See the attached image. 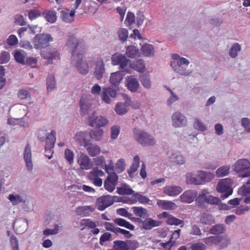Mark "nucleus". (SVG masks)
Returning a JSON list of instances; mask_svg holds the SVG:
<instances>
[{
  "mask_svg": "<svg viewBox=\"0 0 250 250\" xmlns=\"http://www.w3.org/2000/svg\"><path fill=\"white\" fill-rule=\"evenodd\" d=\"M56 132L55 130H52L50 133L47 135V133L44 130L40 131L38 135V138L40 141L43 142L46 140L45 145V151H50L51 155L48 156L46 155V157L49 159H51L53 157V148L56 142Z\"/></svg>",
  "mask_w": 250,
  "mask_h": 250,
  "instance_id": "f257e3e1",
  "label": "nucleus"
},
{
  "mask_svg": "<svg viewBox=\"0 0 250 250\" xmlns=\"http://www.w3.org/2000/svg\"><path fill=\"white\" fill-rule=\"evenodd\" d=\"M133 136L135 140L142 146H154L156 143L154 138L140 129L134 128Z\"/></svg>",
  "mask_w": 250,
  "mask_h": 250,
  "instance_id": "f03ea898",
  "label": "nucleus"
},
{
  "mask_svg": "<svg viewBox=\"0 0 250 250\" xmlns=\"http://www.w3.org/2000/svg\"><path fill=\"white\" fill-rule=\"evenodd\" d=\"M83 53H76L75 50L72 54L71 63L75 66L78 71L82 74H86L89 71L87 62L83 60Z\"/></svg>",
  "mask_w": 250,
  "mask_h": 250,
  "instance_id": "7ed1b4c3",
  "label": "nucleus"
},
{
  "mask_svg": "<svg viewBox=\"0 0 250 250\" xmlns=\"http://www.w3.org/2000/svg\"><path fill=\"white\" fill-rule=\"evenodd\" d=\"M113 65H119V69L121 72L130 73L131 71V67L129 60L126 59L125 55L122 54H114L111 57Z\"/></svg>",
  "mask_w": 250,
  "mask_h": 250,
  "instance_id": "20e7f679",
  "label": "nucleus"
},
{
  "mask_svg": "<svg viewBox=\"0 0 250 250\" xmlns=\"http://www.w3.org/2000/svg\"><path fill=\"white\" fill-rule=\"evenodd\" d=\"M179 62H171L170 65L173 70L177 74L184 76H189L192 73L191 70H188L185 66H188L189 62L185 58H182Z\"/></svg>",
  "mask_w": 250,
  "mask_h": 250,
  "instance_id": "39448f33",
  "label": "nucleus"
},
{
  "mask_svg": "<svg viewBox=\"0 0 250 250\" xmlns=\"http://www.w3.org/2000/svg\"><path fill=\"white\" fill-rule=\"evenodd\" d=\"M119 91L118 86L110 85L107 87H104L102 88L101 99L106 104H110L112 102L111 98H116Z\"/></svg>",
  "mask_w": 250,
  "mask_h": 250,
  "instance_id": "423d86ee",
  "label": "nucleus"
},
{
  "mask_svg": "<svg viewBox=\"0 0 250 250\" xmlns=\"http://www.w3.org/2000/svg\"><path fill=\"white\" fill-rule=\"evenodd\" d=\"M233 169L237 172H243L240 176L244 178L250 176V163L246 159H241L238 160L232 166Z\"/></svg>",
  "mask_w": 250,
  "mask_h": 250,
  "instance_id": "0eeeda50",
  "label": "nucleus"
},
{
  "mask_svg": "<svg viewBox=\"0 0 250 250\" xmlns=\"http://www.w3.org/2000/svg\"><path fill=\"white\" fill-rule=\"evenodd\" d=\"M53 41L51 35L47 33L37 34L33 39L34 46L36 49H41L47 47L49 42Z\"/></svg>",
  "mask_w": 250,
  "mask_h": 250,
  "instance_id": "6e6552de",
  "label": "nucleus"
},
{
  "mask_svg": "<svg viewBox=\"0 0 250 250\" xmlns=\"http://www.w3.org/2000/svg\"><path fill=\"white\" fill-rule=\"evenodd\" d=\"M118 197L109 195L102 196L97 199L96 206L99 210H104L118 200Z\"/></svg>",
  "mask_w": 250,
  "mask_h": 250,
  "instance_id": "1a4fd4ad",
  "label": "nucleus"
},
{
  "mask_svg": "<svg viewBox=\"0 0 250 250\" xmlns=\"http://www.w3.org/2000/svg\"><path fill=\"white\" fill-rule=\"evenodd\" d=\"M88 122L89 125L94 127L104 126L108 123L106 118L101 115L98 116L96 112H93L89 116Z\"/></svg>",
  "mask_w": 250,
  "mask_h": 250,
  "instance_id": "9d476101",
  "label": "nucleus"
},
{
  "mask_svg": "<svg viewBox=\"0 0 250 250\" xmlns=\"http://www.w3.org/2000/svg\"><path fill=\"white\" fill-rule=\"evenodd\" d=\"M171 123L176 128L183 127L187 125L186 117L179 112H175L171 116Z\"/></svg>",
  "mask_w": 250,
  "mask_h": 250,
  "instance_id": "9b49d317",
  "label": "nucleus"
},
{
  "mask_svg": "<svg viewBox=\"0 0 250 250\" xmlns=\"http://www.w3.org/2000/svg\"><path fill=\"white\" fill-rule=\"evenodd\" d=\"M118 177L116 173L112 172L109 174L104 182L105 189L109 192H112L118 184Z\"/></svg>",
  "mask_w": 250,
  "mask_h": 250,
  "instance_id": "f8f14e48",
  "label": "nucleus"
},
{
  "mask_svg": "<svg viewBox=\"0 0 250 250\" xmlns=\"http://www.w3.org/2000/svg\"><path fill=\"white\" fill-rule=\"evenodd\" d=\"M197 185L205 184L211 181L214 177V174L210 172L199 171L195 174Z\"/></svg>",
  "mask_w": 250,
  "mask_h": 250,
  "instance_id": "ddd939ff",
  "label": "nucleus"
},
{
  "mask_svg": "<svg viewBox=\"0 0 250 250\" xmlns=\"http://www.w3.org/2000/svg\"><path fill=\"white\" fill-rule=\"evenodd\" d=\"M74 139L80 146L86 147L91 141V133L87 131L80 132L76 134Z\"/></svg>",
  "mask_w": 250,
  "mask_h": 250,
  "instance_id": "4468645a",
  "label": "nucleus"
},
{
  "mask_svg": "<svg viewBox=\"0 0 250 250\" xmlns=\"http://www.w3.org/2000/svg\"><path fill=\"white\" fill-rule=\"evenodd\" d=\"M43 57L47 60L48 63H53L60 58V54L56 48H48L42 53Z\"/></svg>",
  "mask_w": 250,
  "mask_h": 250,
  "instance_id": "2eb2a0df",
  "label": "nucleus"
},
{
  "mask_svg": "<svg viewBox=\"0 0 250 250\" xmlns=\"http://www.w3.org/2000/svg\"><path fill=\"white\" fill-rule=\"evenodd\" d=\"M161 224V222L160 221L147 217L145 218V220H143L142 225H140V228L146 230H148L153 228L160 226Z\"/></svg>",
  "mask_w": 250,
  "mask_h": 250,
  "instance_id": "dca6fc26",
  "label": "nucleus"
},
{
  "mask_svg": "<svg viewBox=\"0 0 250 250\" xmlns=\"http://www.w3.org/2000/svg\"><path fill=\"white\" fill-rule=\"evenodd\" d=\"M198 195V192L195 190L189 189L185 191L180 196V200L184 203L192 202Z\"/></svg>",
  "mask_w": 250,
  "mask_h": 250,
  "instance_id": "f3484780",
  "label": "nucleus"
},
{
  "mask_svg": "<svg viewBox=\"0 0 250 250\" xmlns=\"http://www.w3.org/2000/svg\"><path fill=\"white\" fill-rule=\"evenodd\" d=\"M233 181L229 178H226L222 179L217 184L216 189L218 192L223 193L224 192H228L229 189H232L231 188Z\"/></svg>",
  "mask_w": 250,
  "mask_h": 250,
  "instance_id": "a211bd4d",
  "label": "nucleus"
},
{
  "mask_svg": "<svg viewBox=\"0 0 250 250\" xmlns=\"http://www.w3.org/2000/svg\"><path fill=\"white\" fill-rule=\"evenodd\" d=\"M77 161L80 168L83 170L89 169L93 166L91 159L85 154H81Z\"/></svg>",
  "mask_w": 250,
  "mask_h": 250,
  "instance_id": "6ab92c4d",
  "label": "nucleus"
},
{
  "mask_svg": "<svg viewBox=\"0 0 250 250\" xmlns=\"http://www.w3.org/2000/svg\"><path fill=\"white\" fill-rule=\"evenodd\" d=\"M125 85L132 92H136L140 86L138 80L134 76H127L126 79Z\"/></svg>",
  "mask_w": 250,
  "mask_h": 250,
  "instance_id": "aec40b11",
  "label": "nucleus"
},
{
  "mask_svg": "<svg viewBox=\"0 0 250 250\" xmlns=\"http://www.w3.org/2000/svg\"><path fill=\"white\" fill-rule=\"evenodd\" d=\"M105 72L104 64L102 60L97 61L95 64L94 76L97 80L101 79Z\"/></svg>",
  "mask_w": 250,
  "mask_h": 250,
  "instance_id": "412c9836",
  "label": "nucleus"
},
{
  "mask_svg": "<svg viewBox=\"0 0 250 250\" xmlns=\"http://www.w3.org/2000/svg\"><path fill=\"white\" fill-rule=\"evenodd\" d=\"M208 193L207 189H203L199 192L198 196H197L196 202L200 208H204L207 207Z\"/></svg>",
  "mask_w": 250,
  "mask_h": 250,
  "instance_id": "4be33fe9",
  "label": "nucleus"
},
{
  "mask_svg": "<svg viewBox=\"0 0 250 250\" xmlns=\"http://www.w3.org/2000/svg\"><path fill=\"white\" fill-rule=\"evenodd\" d=\"M23 158L26 163V166L28 170H31L33 168L32 161L31 150L30 145L27 144L24 151Z\"/></svg>",
  "mask_w": 250,
  "mask_h": 250,
  "instance_id": "5701e85b",
  "label": "nucleus"
},
{
  "mask_svg": "<svg viewBox=\"0 0 250 250\" xmlns=\"http://www.w3.org/2000/svg\"><path fill=\"white\" fill-rule=\"evenodd\" d=\"M217 242V248L221 250L227 248L231 244V240L227 235H219Z\"/></svg>",
  "mask_w": 250,
  "mask_h": 250,
  "instance_id": "b1692460",
  "label": "nucleus"
},
{
  "mask_svg": "<svg viewBox=\"0 0 250 250\" xmlns=\"http://www.w3.org/2000/svg\"><path fill=\"white\" fill-rule=\"evenodd\" d=\"M200 222L204 226H211L215 222L213 216L208 212H203L201 214Z\"/></svg>",
  "mask_w": 250,
  "mask_h": 250,
  "instance_id": "393cba45",
  "label": "nucleus"
},
{
  "mask_svg": "<svg viewBox=\"0 0 250 250\" xmlns=\"http://www.w3.org/2000/svg\"><path fill=\"white\" fill-rule=\"evenodd\" d=\"M65 44L68 48L72 50V53L75 50H76V53H83V52L78 51L77 49L79 46L78 41L74 36H69Z\"/></svg>",
  "mask_w": 250,
  "mask_h": 250,
  "instance_id": "a878e982",
  "label": "nucleus"
},
{
  "mask_svg": "<svg viewBox=\"0 0 250 250\" xmlns=\"http://www.w3.org/2000/svg\"><path fill=\"white\" fill-rule=\"evenodd\" d=\"M226 231V228L223 224H217L212 226L208 230L209 234L215 235H221Z\"/></svg>",
  "mask_w": 250,
  "mask_h": 250,
  "instance_id": "bb28decb",
  "label": "nucleus"
},
{
  "mask_svg": "<svg viewBox=\"0 0 250 250\" xmlns=\"http://www.w3.org/2000/svg\"><path fill=\"white\" fill-rule=\"evenodd\" d=\"M27 221L25 219H20L16 220L13 223V228H16V231L21 233L24 232L26 229Z\"/></svg>",
  "mask_w": 250,
  "mask_h": 250,
  "instance_id": "cd10ccee",
  "label": "nucleus"
},
{
  "mask_svg": "<svg viewBox=\"0 0 250 250\" xmlns=\"http://www.w3.org/2000/svg\"><path fill=\"white\" fill-rule=\"evenodd\" d=\"M182 188L179 186H167L164 188V192L170 196H174L180 194Z\"/></svg>",
  "mask_w": 250,
  "mask_h": 250,
  "instance_id": "c85d7f7f",
  "label": "nucleus"
},
{
  "mask_svg": "<svg viewBox=\"0 0 250 250\" xmlns=\"http://www.w3.org/2000/svg\"><path fill=\"white\" fill-rule=\"evenodd\" d=\"M134 214L141 218L145 219L149 216V213L147 210L141 207H133L132 208Z\"/></svg>",
  "mask_w": 250,
  "mask_h": 250,
  "instance_id": "c756f323",
  "label": "nucleus"
},
{
  "mask_svg": "<svg viewBox=\"0 0 250 250\" xmlns=\"http://www.w3.org/2000/svg\"><path fill=\"white\" fill-rule=\"evenodd\" d=\"M80 104L81 113L83 115L88 114L91 108V103L86 101L84 99H82L80 100Z\"/></svg>",
  "mask_w": 250,
  "mask_h": 250,
  "instance_id": "7c9ffc66",
  "label": "nucleus"
},
{
  "mask_svg": "<svg viewBox=\"0 0 250 250\" xmlns=\"http://www.w3.org/2000/svg\"><path fill=\"white\" fill-rule=\"evenodd\" d=\"M61 17L63 21L69 23L74 21V16L75 14V9L72 10L70 13L68 11H62L61 12Z\"/></svg>",
  "mask_w": 250,
  "mask_h": 250,
  "instance_id": "2f4dec72",
  "label": "nucleus"
},
{
  "mask_svg": "<svg viewBox=\"0 0 250 250\" xmlns=\"http://www.w3.org/2000/svg\"><path fill=\"white\" fill-rule=\"evenodd\" d=\"M123 74L121 71H117L111 74L110 82L112 85L118 86L123 79Z\"/></svg>",
  "mask_w": 250,
  "mask_h": 250,
  "instance_id": "473e14b6",
  "label": "nucleus"
},
{
  "mask_svg": "<svg viewBox=\"0 0 250 250\" xmlns=\"http://www.w3.org/2000/svg\"><path fill=\"white\" fill-rule=\"evenodd\" d=\"M141 53L144 56L151 57L154 55V48L153 45L149 44H145L141 49Z\"/></svg>",
  "mask_w": 250,
  "mask_h": 250,
  "instance_id": "72a5a7b5",
  "label": "nucleus"
},
{
  "mask_svg": "<svg viewBox=\"0 0 250 250\" xmlns=\"http://www.w3.org/2000/svg\"><path fill=\"white\" fill-rule=\"evenodd\" d=\"M86 148L88 154L91 157H94L98 155L101 151V148L98 146L89 143L85 147Z\"/></svg>",
  "mask_w": 250,
  "mask_h": 250,
  "instance_id": "f704fd0d",
  "label": "nucleus"
},
{
  "mask_svg": "<svg viewBox=\"0 0 250 250\" xmlns=\"http://www.w3.org/2000/svg\"><path fill=\"white\" fill-rule=\"evenodd\" d=\"M26 56V52L22 50H16L14 53V59L16 61L22 64H25V58Z\"/></svg>",
  "mask_w": 250,
  "mask_h": 250,
  "instance_id": "c9c22d12",
  "label": "nucleus"
},
{
  "mask_svg": "<svg viewBox=\"0 0 250 250\" xmlns=\"http://www.w3.org/2000/svg\"><path fill=\"white\" fill-rule=\"evenodd\" d=\"M157 204L164 209L173 210L177 208V205L172 201L159 200L157 202Z\"/></svg>",
  "mask_w": 250,
  "mask_h": 250,
  "instance_id": "e433bc0d",
  "label": "nucleus"
},
{
  "mask_svg": "<svg viewBox=\"0 0 250 250\" xmlns=\"http://www.w3.org/2000/svg\"><path fill=\"white\" fill-rule=\"evenodd\" d=\"M180 229L174 230L171 236L170 239V242H168L163 244L164 247L166 248H167L168 250H170L172 246L171 243H175V240H177L180 237Z\"/></svg>",
  "mask_w": 250,
  "mask_h": 250,
  "instance_id": "4c0bfd02",
  "label": "nucleus"
},
{
  "mask_svg": "<svg viewBox=\"0 0 250 250\" xmlns=\"http://www.w3.org/2000/svg\"><path fill=\"white\" fill-rule=\"evenodd\" d=\"M112 249L108 250H128L129 247L127 243L124 241L116 240L113 242Z\"/></svg>",
  "mask_w": 250,
  "mask_h": 250,
  "instance_id": "58836bf2",
  "label": "nucleus"
},
{
  "mask_svg": "<svg viewBox=\"0 0 250 250\" xmlns=\"http://www.w3.org/2000/svg\"><path fill=\"white\" fill-rule=\"evenodd\" d=\"M170 158L173 162L179 165H184L186 163L184 157L179 153H172Z\"/></svg>",
  "mask_w": 250,
  "mask_h": 250,
  "instance_id": "ea45409f",
  "label": "nucleus"
},
{
  "mask_svg": "<svg viewBox=\"0 0 250 250\" xmlns=\"http://www.w3.org/2000/svg\"><path fill=\"white\" fill-rule=\"evenodd\" d=\"M42 15L46 20L50 23H54L57 20L56 13L54 11H46L43 13Z\"/></svg>",
  "mask_w": 250,
  "mask_h": 250,
  "instance_id": "a19ab883",
  "label": "nucleus"
},
{
  "mask_svg": "<svg viewBox=\"0 0 250 250\" xmlns=\"http://www.w3.org/2000/svg\"><path fill=\"white\" fill-rule=\"evenodd\" d=\"M140 54L139 50L135 46H128L126 49V55L129 58H134Z\"/></svg>",
  "mask_w": 250,
  "mask_h": 250,
  "instance_id": "79ce46f5",
  "label": "nucleus"
},
{
  "mask_svg": "<svg viewBox=\"0 0 250 250\" xmlns=\"http://www.w3.org/2000/svg\"><path fill=\"white\" fill-rule=\"evenodd\" d=\"M219 235H213L207 237L203 239V242L205 244L209 247L217 245V242L218 241Z\"/></svg>",
  "mask_w": 250,
  "mask_h": 250,
  "instance_id": "37998d69",
  "label": "nucleus"
},
{
  "mask_svg": "<svg viewBox=\"0 0 250 250\" xmlns=\"http://www.w3.org/2000/svg\"><path fill=\"white\" fill-rule=\"evenodd\" d=\"M238 193L243 196L250 194V179H249L245 184L238 189Z\"/></svg>",
  "mask_w": 250,
  "mask_h": 250,
  "instance_id": "c03bdc74",
  "label": "nucleus"
},
{
  "mask_svg": "<svg viewBox=\"0 0 250 250\" xmlns=\"http://www.w3.org/2000/svg\"><path fill=\"white\" fill-rule=\"evenodd\" d=\"M140 80L144 87L147 89L150 88L151 86V82L149 75L147 74L142 75L140 77Z\"/></svg>",
  "mask_w": 250,
  "mask_h": 250,
  "instance_id": "a18cd8bd",
  "label": "nucleus"
},
{
  "mask_svg": "<svg viewBox=\"0 0 250 250\" xmlns=\"http://www.w3.org/2000/svg\"><path fill=\"white\" fill-rule=\"evenodd\" d=\"M229 166H223L219 167L216 171V175L218 177H222L227 175L229 173Z\"/></svg>",
  "mask_w": 250,
  "mask_h": 250,
  "instance_id": "49530a36",
  "label": "nucleus"
},
{
  "mask_svg": "<svg viewBox=\"0 0 250 250\" xmlns=\"http://www.w3.org/2000/svg\"><path fill=\"white\" fill-rule=\"evenodd\" d=\"M8 199L11 202L13 205H17L20 203L25 202V200L19 194H9Z\"/></svg>",
  "mask_w": 250,
  "mask_h": 250,
  "instance_id": "de8ad7c7",
  "label": "nucleus"
},
{
  "mask_svg": "<svg viewBox=\"0 0 250 250\" xmlns=\"http://www.w3.org/2000/svg\"><path fill=\"white\" fill-rule=\"evenodd\" d=\"M241 47L238 43H234L231 47L229 51V55L232 58H235L237 56V53L241 50Z\"/></svg>",
  "mask_w": 250,
  "mask_h": 250,
  "instance_id": "09e8293b",
  "label": "nucleus"
},
{
  "mask_svg": "<svg viewBox=\"0 0 250 250\" xmlns=\"http://www.w3.org/2000/svg\"><path fill=\"white\" fill-rule=\"evenodd\" d=\"M103 132V129H97L91 130L89 133H91V139L99 141L102 139Z\"/></svg>",
  "mask_w": 250,
  "mask_h": 250,
  "instance_id": "8fccbe9b",
  "label": "nucleus"
},
{
  "mask_svg": "<svg viewBox=\"0 0 250 250\" xmlns=\"http://www.w3.org/2000/svg\"><path fill=\"white\" fill-rule=\"evenodd\" d=\"M117 191L120 195H131L134 194V190L129 188V186L126 184H125L123 187L117 188Z\"/></svg>",
  "mask_w": 250,
  "mask_h": 250,
  "instance_id": "3c124183",
  "label": "nucleus"
},
{
  "mask_svg": "<svg viewBox=\"0 0 250 250\" xmlns=\"http://www.w3.org/2000/svg\"><path fill=\"white\" fill-rule=\"evenodd\" d=\"M167 223L170 225H180L181 227L184 226V221L183 220L175 218L172 215L170 216V217L167 219Z\"/></svg>",
  "mask_w": 250,
  "mask_h": 250,
  "instance_id": "603ef678",
  "label": "nucleus"
},
{
  "mask_svg": "<svg viewBox=\"0 0 250 250\" xmlns=\"http://www.w3.org/2000/svg\"><path fill=\"white\" fill-rule=\"evenodd\" d=\"M56 81L53 75H49L47 78V89L48 91H51L56 87Z\"/></svg>",
  "mask_w": 250,
  "mask_h": 250,
  "instance_id": "864d4df0",
  "label": "nucleus"
},
{
  "mask_svg": "<svg viewBox=\"0 0 250 250\" xmlns=\"http://www.w3.org/2000/svg\"><path fill=\"white\" fill-rule=\"evenodd\" d=\"M115 111L120 115H124L127 112L126 106L122 103H118L116 105Z\"/></svg>",
  "mask_w": 250,
  "mask_h": 250,
  "instance_id": "5fc2aeb1",
  "label": "nucleus"
},
{
  "mask_svg": "<svg viewBox=\"0 0 250 250\" xmlns=\"http://www.w3.org/2000/svg\"><path fill=\"white\" fill-rule=\"evenodd\" d=\"M95 208L91 206H85L82 207H78L76 210V213L80 215H84V212L87 210H89L91 212L94 211Z\"/></svg>",
  "mask_w": 250,
  "mask_h": 250,
  "instance_id": "6e6d98bb",
  "label": "nucleus"
},
{
  "mask_svg": "<svg viewBox=\"0 0 250 250\" xmlns=\"http://www.w3.org/2000/svg\"><path fill=\"white\" fill-rule=\"evenodd\" d=\"M117 34L120 41L122 42H125L128 36V31L125 28L120 29L118 30Z\"/></svg>",
  "mask_w": 250,
  "mask_h": 250,
  "instance_id": "4d7b16f0",
  "label": "nucleus"
},
{
  "mask_svg": "<svg viewBox=\"0 0 250 250\" xmlns=\"http://www.w3.org/2000/svg\"><path fill=\"white\" fill-rule=\"evenodd\" d=\"M80 225L87 227L90 229H95L96 227V224L95 222L92 221L89 219H83L81 220Z\"/></svg>",
  "mask_w": 250,
  "mask_h": 250,
  "instance_id": "13d9d810",
  "label": "nucleus"
},
{
  "mask_svg": "<svg viewBox=\"0 0 250 250\" xmlns=\"http://www.w3.org/2000/svg\"><path fill=\"white\" fill-rule=\"evenodd\" d=\"M64 157L70 164L74 162V153L69 149H66L64 151Z\"/></svg>",
  "mask_w": 250,
  "mask_h": 250,
  "instance_id": "bf43d9fd",
  "label": "nucleus"
},
{
  "mask_svg": "<svg viewBox=\"0 0 250 250\" xmlns=\"http://www.w3.org/2000/svg\"><path fill=\"white\" fill-rule=\"evenodd\" d=\"M29 19L30 20H33L41 16V13L38 10L32 9L29 10L28 12Z\"/></svg>",
  "mask_w": 250,
  "mask_h": 250,
  "instance_id": "052dcab7",
  "label": "nucleus"
},
{
  "mask_svg": "<svg viewBox=\"0 0 250 250\" xmlns=\"http://www.w3.org/2000/svg\"><path fill=\"white\" fill-rule=\"evenodd\" d=\"M140 162V158L139 156L136 155L133 158V162L131 165L130 168L128 169L133 172H135L137 171V168L139 167Z\"/></svg>",
  "mask_w": 250,
  "mask_h": 250,
  "instance_id": "680f3d73",
  "label": "nucleus"
},
{
  "mask_svg": "<svg viewBox=\"0 0 250 250\" xmlns=\"http://www.w3.org/2000/svg\"><path fill=\"white\" fill-rule=\"evenodd\" d=\"M194 126L196 129L201 131H204L207 129L206 126L198 119L195 120Z\"/></svg>",
  "mask_w": 250,
  "mask_h": 250,
  "instance_id": "e2e57ef3",
  "label": "nucleus"
},
{
  "mask_svg": "<svg viewBox=\"0 0 250 250\" xmlns=\"http://www.w3.org/2000/svg\"><path fill=\"white\" fill-rule=\"evenodd\" d=\"M10 54L7 51H2L0 54V63L3 64L8 62L10 60Z\"/></svg>",
  "mask_w": 250,
  "mask_h": 250,
  "instance_id": "0e129e2a",
  "label": "nucleus"
},
{
  "mask_svg": "<svg viewBox=\"0 0 250 250\" xmlns=\"http://www.w3.org/2000/svg\"><path fill=\"white\" fill-rule=\"evenodd\" d=\"M10 242L12 250H19L18 240L15 236L11 235L10 237Z\"/></svg>",
  "mask_w": 250,
  "mask_h": 250,
  "instance_id": "69168bd1",
  "label": "nucleus"
},
{
  "mask_svg": "<svg viewBox=\"0 0 250 250\" xmlns=\"http://www.w3.org/2000/svg\"><path fill=\"white\" fill-rule=\"evenodd\" d=\"M135 69L137 71L142 73L144 71L145 69V65L144 61L142 60L139 59L137 60L135 63Z\"/></svg>",
  "mask_w": 250,
  "mask_h": 250,
  "instance_id": "338daca9",
  "label": "nucleus"
},
{
  "mask_svg": "<svg viewBox=\"0 0 250 250\" xmlns=\"http://www.w3.org/2000/svg\"><path fill=\"white\" fill-rule=\"evenodd\" d=\"M241 124L247 132H250V120L249 118H243L241 119Z\"/></svg>",
  "mask_w": 250,
  "mask_h": 250,
  "instance_id": "774afa93",
  "label": "nucleus"
}]
</instances>
